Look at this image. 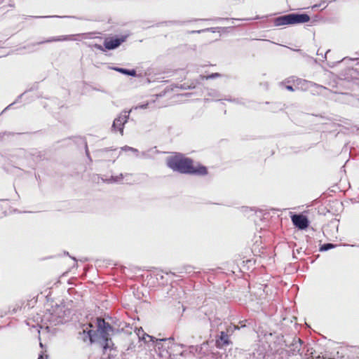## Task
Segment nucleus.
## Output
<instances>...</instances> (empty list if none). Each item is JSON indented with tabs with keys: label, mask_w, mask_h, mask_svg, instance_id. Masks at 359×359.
<instances>
[{
	"label": "nucleus",
	"mask_w": 359,
	"mask_h": 359,
	"mask_svg": "<svg viewBox=\"0 0 359 359\" xmlns=\"http://www.w3.org/2000/svg\"><path fill=\"white\" fill-rule=\"evenodd\" d=\"M132 109L129 111H123L116 118L114 119L113 124H112V128L113 130H119L121 135H123V128L124 125L128 122V120L129 118L130 113L131 112Z\"/></svg>",
	"instance_id": "nucleus-4"
},
{
	"label": "nucleus",
	"mask_w": 359,
	"mask_h": 359,
	"mask_svg": "<svg viewBox=\"0 0 359 359\" xmlns=\"http://www.w3.org/2000/svg\"><path fill=\"white\" fill-rule=\"evenodd\" d=\"M112 69L116 72H118L120 73H122V74H124L126 75H129V76H136V71L134 69L129 70V69L119 68V67H113Z\"/></svg>",
	"instance_id": "nucleus-10"
},
{
	"label": "nucleus",
	"mask_w": 359,
	"mask_h": 359,
	"mask_svg": "<svg viewBox=\"0 0 359 359\" xmlns=\"http://www.w3.org/2000/svg\"><path fill=\"white\" fill-rule=\"evenodd\" d=\"M38 359H43V356L42 355H39Z\"/></svg>",
	"instance_id": "nucleus-20"
},
{
	"label": "nucleus",
	"mask_w": 359,
	"mask_h": 359,
	"mask_svg": "<svg viewBox=\"0 0 359 359\" xmlns=\"http://www.w3.org/2000/svg\"><path fill=\"white\" fill-rule=\"evenodd\" d=\"M124 176L123 174H120L117 176H111V178L106 180V182L107 183H112V182H120L123 179Z\"/></svg>",
	"instance_id": "nucleus-12"
},
{
	"label": "nucleus",
	"mask_w": 359,
	"mask_h": 359,
	"mask_svg": "<svg viewBox=\"0 0 359 359\" xmlns=\"http://www.w3.org/2000/svg\"><path fill=\"white\" fill-rule=\"evenodd\" d=\"M286 89H287L288 90H290V91H293V88L291 86H287Z\"/></svg>",
	"instance_id": "nucleus-19"
},
{
	"label": "nucleus",
	"mask_w": 359,
	"mask_h": 359,
	"mask_svg": "<svg viewBox=\"0 0 359 359\" xmlns=\"http://www.w3.org/2000/svg\"><path fill=\"white\" fill-rule=\"evenodd\" d=\"M148 106V104H142V105H140V106H137L135 107H134L135 109H137L138 108H141V109H146Z\"/></svg>",
	"instance_id": "nucleus-17"
},
{
	"label": "nucleus",
	"mask_w": 359,
	"mask_h": 359,
	"mask_svg": "<svg viewBox=\"0 0 359 359\" xmlns=\"http://www.w3.org/2000/svg\"><path fill=\"white\" fill-rule=\"evenodd\" d=\"M303 83V85L305 86V89L309 87V86L311 84L310 83L307 82L306 81H299V83Z\"/></svg>",
	"instance_id": "nucleus-18"
},
{
	"label": "nucleus",
	"mask_w": 359,
	"mask_h": 359,
	"mask_svg": "<svg viewBox=\"0 0 359 359\" xmlns=\"http://www.w3.org/2000/svg\"><path fill=\"white\" fill-rule=\"evenodd\" d=\"M294 226L300 229H306L309 225L307 218L302 215H294L291 217Z\"/></svg>",
	"instance_id": "nucleus-5"
},
{
	"label": "nucleus",
	"mask_w": 359,
	"mask_h": 359,
	"mask_svg": "<svg viewBox=\"0 0 359 359\" xmlns=\"http://www.w3.org/2000/svg\"><path fill=\"white\" fill-rule=\"evenodd\" d=\"M92 327V323H89L83 328V340L85 341L86 338H88L90 343L100 344L104 351L110 348L113 344L110 338V332H112V327L101 318H97L96 320L97 330L95 331L90 329Z\"/></svg>",
	"instance_id": "nucleus-1"
},
{
	"label": "nucleus",
	"mask_w": 359,
	"mask_h": 359,
	"mask_svg": "<svg viewBox=\"0 0 359 359\" xmlns=\"http://www.w3.org/2000/svg\"><path fill=\"white\" fill-rule=\"evenodd\" d=\"M219 76V74L215 73V74H210V75H209V76H206L205 78H206V79H214V78L217 77V76Z\"/></svg>",
	"instance_id": "nucleus-16"
},
{
	"label": "nucleus",
	"mask_w": 359,
	"mask_h": 359,
	"mask_svg": "<svg viewBox=\"0 0 359 359\" xmlns=\"http://www.w3.org/2000/svg\"><path fill=\"white\" fill-rule=\"evenodd\" d=\"M310 20V17L305 13H290L274 19L275 26L290 25L305 23Z\"/></svg>",
	"instance_id": "nucleus-3"
},
{
	"label": "nucleus",
	"mask_w": 359,
	"mask_h": 359,
	"mask_svg": "<svg viewBox=\"0 0 359 359\" xmlns=\"http://www.w3.org/2000/svg\"><path fill=\"white\" fill-rule=\"evenodd\" d=\"M302 346V341L299 339H294L291 346H290V349L288 351L291 353L292 355H297L299 353Z\"/></svg>",
	"instance_id": "nucleus-8"
},
{
	"label": "nucleus",
	"mask_w": 359,
	"mask_h": 359,
	"mask_svg": "<svg viewBox=\"0 0 359 359\" xmlns=\"http://www.w3.org/2000/svg\"><path fill=\"white\" fill-rule=\"evenodd\" d=\"M332 248H333V245L330 244V243H328V244L324 245L322 247V250H327L330 249Z\"/></svg>",
	"instance_id": "nucleus-15"
},
{
	"label": "nucleus",
	"mask_w": 359,
	"mask_h": 359,
	"mask_svg": "<svg viewBox=\"0 0 359 359\" xmlns=\"http://www.w3.org/2000/svg\"><path fill=\"white\" fill-rule=\"evenodd\" d=\"M167 165L174 171L187 174H206V168L203 166L194 165L193 161L182 154L170 156L166 159Z\"/></svg>",
	"instance_id": "nucleus-2"
},
{
	"label": "nucleus",
	"mask_w": 359,
	"mask_h": 359,
	"mask_svg": "<svg viewBox=\"0 0 359 359\" xmlns=\"http://www.w3.org/2000/svg\"><path fill=\"white\" fill-rule=\"evenodd\" d=\"M121 150L122 151H131L134 153L138 152L137 149L130 147H128V146H125V147H121Z\"/></svg>",
	"instance_id": "nucleus-14"
},
{
	"label": "nucleus",
	"mask_w": 359,
	"mask_h": 359,
	"mask_svg": "<svg viewBox=\"0 0 359 359\" xmlns=\"http://www.w3.org/2000/svg\"><path fill=\"white\" fill-rule=\"evenodd\" d=\"M69 38L67 36H56V37H52L50 39H47L45 41L46 43L49 42H53V41H66L69 40ZM42 42H40L39 43H41ZM44 43V41L43 42Z\"/></svg>",
	"instance_id": "nucleus-11"
},
{
	"label": "nucleus",
	"mask_w": 359,
	"mask_h": 359,
	"mask_svg": "<svg viewBox=\"0 0 359 359\" xmlns=\"http://www.w3.org/2000/svg\"><path fill=\"white\" fill-rule=\"evenodd\" d=\"M154 343V348L156 350H161L164 348V345L166 342V339H154L152 341ZM159 355L162 358H166L168 355V352L165 349L162 351H159Z\"/></svg>",
	"instance_id": "nucleus-7"
},
{
	"label": "nucleus",
	"mask_w": 359,
	"mask_h": 359,
	"mask_svg": "<svg viewBox=\"0 0 359 359\" xmlns=\"http://www.w3.org/2000/svg\"><path fill=\"white\" fill-rule=\"evenodd\" d=\"M137 334L140 339L144 340L145 342H149L154 340L153 337L145 334L141 329L138 330Z\"/></svg>",
	"instance_id": "nucleus-9"
},
{
	"label": "nucleus",
	"mask_w": 359,
	"mask_h": 359,
	"mask_svg": "<svg viewBox=\"0 0 359 359\" xmlns=\"http://www.w3.org/2000/svg\"><path fill=\"white\" fill-rule=\"evenodd\" d=\"M228 338H229V336L227 334H226L224 332H221L220 340L223 342V344H225V345L229 344Z\"/></svg>",
	"instance_id": "nucleus-13"
},
{
	"label": "nucleus",
	"mask_w": 359,
	"mask_h": 359,
	"mask_svg": "<svg viewBox=\"0 0 359 359\" xmlns=\"http://www.w3.org/2000/svg\"><path fill=\"white\" fill-rule=\"evenodd\" d=\"M123 41V39H107L104 41V45L107 49L112 50L118 47Z\"/></svg>",
	"instance_id": "nucleus-6"
}]
</instances>
